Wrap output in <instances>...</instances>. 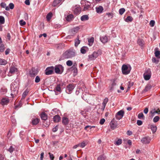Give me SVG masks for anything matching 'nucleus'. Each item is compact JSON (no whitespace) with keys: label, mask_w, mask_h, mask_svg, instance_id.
I'll return each instance as SVG.
<instances>
[{"label":"nucleus","mask_w":160,"mask_h":160,"mask_svg":"<svg viewBox=\"0 0 160 160\" xmlns=\"http://www.w3.org/2000/svg\"><path fill=\"white\" fill-rule=\"evenodd\" d=\"M72 68L73 72L75 73V75L77 74L78 71L77 68L75 66H72Z\"/></svg>","instance_id":"44"},{"label":"nucleus","mask_w":160,"mask_h":160,"mask_svg":"<svg viewBox=\"0 0 160 160\" xmlns=\"http://www.w3.org/2000/svg\"><path fill=\"white\" fill-rule=\"evenodd\" d=\"M5 22L4 18L2 16H0V23L1 24H3Z\"/></svg>","instance_id":"41"},{"label":"nucleus","mask_w":160,"mask_h":160,"mask_svg":"<svg viewBox=\"0 0 160 160\" xmlns=\"http://www.w3.org/2000/svg\"><path fill=\"white\" fill-rule=\"evenodd\" d=\"M151 86L150 85H147L145 87V88L144 89V91L145 92H147L149 91L151 88Z\"/></svg>","instance_id":"38"},{"label":"nucleus","mask_w":160,"mask_h":160,"mask_svg":"<svg viewBox=\"0 0 160 160\" xmlns=\"http://www.w3.org/2000/svg\"><path fill=\"white\" fill-rule=\"evenodd\" d=\"M38 70L34 68H32L29 71V73L31 77H34L38 73Z\"/></svg>","instance_id":"7"},{"label":"nucleus","mask_w":160,"mask_h":160,"mask_svg":"<svg viewBox=\"0 0 160 160\" xmlns=\"http://www.w3.org/2000/svg\"><path fill=\"white\" fill-rule=\"evenodd\" d=\"M40 120L39 118H33L32 121V124L33 125H36L39 122Z\"/></svg>","instance_id":"14"},{"label":"nucleus","mask_w":160,"mask_h":160,"mask_svg":"<svg viewBox=\"0 0 160 160\" xmlns=\"http://www.w3.org/2000/svg\"><path fill=\"white\" fill-rule=\"evenodd\" d=\"M138 44L141 46H142L144 44V41L141 39H139L138 40Z\"/></svg>","instance_id":"29"},{"label":"nucleus","mask_w":160,"mask_h":160,"mask_svg":"<svg viewBox=\"0 0 160 160\" xmlns=\"http://www.w3.org/2000/svg\"><path fill=\"white\" fill-rule=\"evenodd\" d=\"M142 124V122L141 120H138L137 121V124L139 125L140 126Z\"/></svg>","instance_id":"62"},{"label":"nucleus","mask_w":160,"mask_h":160,"mask_svg":"<svg viewBox=\"0 0 160 160\" xmlns=\"http://www.w3.org/2000/svg\"><path fill=\"white\" fill-rule=\"evenodd\" d=\"M143 76H144V78L145 80H149L150 79L151 77V75H149L145 74H144Z\"/></svg>","instance_id":"40"},{"label":"nucleus","mask_w":160,"mask_h":160,"mask_svg":"<svg viewBox=\"0 0 160 160\" xmlns=\"http://www.w3.org/2000/svg\"><path fill=\"white\" fill-rule=\"evenodd\" d=\"M15 88V91H16L18 90V88L17 86V84L16 82H12L11 85V89Z\"/></svg>","instance_id":"16"},{"label":"nucleus","mask_w":160,"mask_h":160,"mask_svg":"<svg viewBox=\"0 0 160 160\" xmlns=\"http://www.w3.org/2000/svg\"><path fill=\"white\" fill-rule=\"evenodd\" d=\"M94 38L93 37H92L90 39H89L88 40V42L89 44H92L94 41Z\"/></svg>","instance_id":"55"},{"label":"nucleus","mask_w":160,"mask_h":160,"mask_svg":"<svg viewBox=\"0 0 160 160\" xmlns=\"http://www.w3.org/2000/svg\"><path fill=\"white\" fill-rule=\"evenodd\" d=\"M9 102V99L7 98H3L1 100L0 103L2 105H7Z\"/></svg>","instance_id":"11"},{"label":"nucleus","mask_w":160,"mask_h":160,"mask_svg":"<svg viewBox=\"0 0 160 160\" xmlns=\"http://www.w3.org/2000/svg\"><path fill=\"white\" fill-rule=\"evenodd\" d=\"M100 51H98L97 52H94L91 55L88 56V60L92 61L96 58L100 54Z\"/></svg>","instance_id":"2"},{"label":"nucleus","mask_w":160,"mask_h":160,"mask_svg":"<svg viewBox=\"0 0 160 160\" xmlns=\"http://www.w3.org/2000/svg\"><path fill=\"white\" fill-rule=\"evenodd\" d=\"M69 120L66 117H63L62 118V123L64 125H66L68 124Z\"/></svg>","instance_id":"18"},{"label":"nucleus","mask_w":160,"mask_h":160,"mask_svg":"<svg viewBox=\"0 0 160 160\" xmlns=\"http://www.w3.org/2000/svg\"><path fill=\"white\" fill-rule=\"evenodd\" d=\"M100 40L102 43H105L108 42L109 39L107 36H104L101 37L100 38Z\"/></svg>","instance_id":"13"},{"label":"nucleus","mask_w":160,"mask_h":160,"mask_svg":"<svg viewBox=\"0 0 160 160\" xmlns=\"http://www.w3.org/2000/svg\"><path fill=\"white\" fill-rule=\"evenodd\" d=\"M122 143V140L121 139H118L116 142L115 144L117 145H120Z\"/></svg>","instance_id":"51"},{"label":"nucleus","mask_w":160,"mask_h":160,"mask_svg":"<svg viewBox=\"0 0 160 160\" xmlns=\"http://www.w3.org/2000/svg\"><path fill=\"white\" fill-rule=\"evenodd\" d=\"M41 80V79L38 76H37L35 78V82L36 83H38Z\"/></svg>","instance_id":"48"},{"label":"nucleus","mask_w":160,"mask_h":160,"mask_svg":"<svg viewBox=\"0 0 160 160\" xmlns=\"http://www.w3.org/2000/svg\"><path fill=\"white\" fill-rule=\"evenodd\" d=\"M73 18V16L72 14H69L67 17L66 19L68 21H70Z\"/></svg>","instance_id":"30"},{"label":"nucleus","mask_w":160,"mask_h":160,"mask_svg":"<svg viewBox=\"0 0 160 160\" xmlns=\"http://www.w3.org/2000/svg\"><path fill=\"white\" fill-rule=\"evenodd\" d=\"M150 113L152 114V116L154 115L155 113H157L158 114H160V110L158 108L157 110H155V109H154L153 110H151L150 112Z\"/></svg>","instance_id":"20"},{"label":"nucleus","mask_w":160,"mask_h":160,"mask_svg":"<svg viewBox=\"0 0 160 160\" xmlns=\"http://www.w3.org/2000/svg\"><path fill=\"white\" fill-rule=\"evenodd\" d=\"M133 19V18L132 17L128 16L126 18L125 21L127 22H131L132 21Z\"/></svg>","instance_id":"35"},{"label":"nucleus","mask_w":160,"mask_h":160,"mask_svg":"<svg viewBox=\"0 0 160 160\" xmlns=\"http://www.w3.org/2000/svg\"><path fill=\"white\" fill-rule=\"evenodd\" d=\"M62 0H54L52 5L54 7L57 6L62 1Z\"/></svg>","instance_id":"26"},{"label":"nucleus","mask_w":160,"mask_h":160,"mask_svg":"<svg viewBox=\"0 0 160 160\" xmlns=\"http://www.w3.org/2000/svg\"><path fill=\"white\" fill-rule=\"evenodd\" d=\"M110 126L112 130L116 128L118 126L117 122L114 120H112L110 123Z\"/></svg>","instance_id":"10"},{"label":"nucleus","mask_w":160,"mask_h":160,"mask_svg":"<svg viewBox=\"0 0 160 160\" xmlns=\"http://www.w3.org/2000/svg\"><path fill=\"white\" fill-rule=\"evenodd\" d=\"M106 15H108V17L110 18H112L113 17L112 14L110 13H106Z\"/></svg>","instance_id":"64"},{"label":"nucleus","mask_w":160,"mask_h":160,"mask_svg":"<svg viewBox=\"0 0 160 160\" xmlns=\"http://www.w3.org/2000/svg\"><path fill=\"white\" fill-rule=\"evenodd\" d=\"M124 112L122 110L118 111L116 115V118L118 120L121 119L123 116Z\"/></svg>","instance_id":"9"},{"label":"nucleus","mask_w":160,"mask_h":160,"mask_svg":"<svg viewBox=\"0 0 160 160\" xmlns=\"http://www.w3.org/2000/svg\"><path fill=\"white\" fill-rule=\"evenodd\" d=\"M103 8L102 6H99L98 7L96 8V10L98 13H101L103 10Z\"/></svg>","instance_id":"25"},{"label":"nucleus","mask_w":160,"mask_h":160,"mask_svg":"<svg viewBox=\"0 0 160 160\" xmlns=\"http://www.w3.org/2000/svg\"><path fill=\"white\" fill-rule=\"evenodd\" d=\"M54 91L55 92V94L57 95L61 92L62 90L60 87V85L58 84L56 87L54 89Z\"/></svg>","instance_id":"12"},{"label":"nucleus","mask_w":160,"mask_h":160,"mask_svg":"<svg viewBox=\"0 0 160 160\" xmlns=\"http://www.w3.org/2000/svg\"><path fill=\"white\" fill-rule=\"evenodd\" d=\"M44 154V152H42L41 153V154H40V160H43Z\"/></svg>","instance_id":"63"},{"label":"nucleus","mask_w":160,"mask_h":160,"mask_svg":"<svg viewBox=\"0 0 160 160\" xmlns=\"http://www.w3.org/2000/svg\"><path fill=\"white\" fill-rule=\"evenodd\" d=\"M14 150V148L12 146H11L8 149V151L11 153Z\"/></svg>","instance_id":"58"},{"label":"nucleus","mask_w":160,"mask_h":160,"mask_svg":"<svg viewBox=\"0 0 160 160\" xmlns=\"http://www.w3.org/2000/svg\"><path fill=\"white\" fill-rule=\"evenodd\" d=\"M116 85V83L114 81H113L112 84L109 87V90L110 91H112L114 90V87Z\"/></svg>","instance_id":"27"},{"label":"nucleus","mask_w":160,"mask_h":160,"mask_svg":"<svg viewBox=\"0 0 160 160\" xmlns=\"http://www.w3.org/2000/svg\"><path fill=\"white\" fill-rule=\"evenodd\" d=\"M55 72L58 74H61L63 70V68L61 65H59L55 67Z\"/></svg>","instance_id":"5"},{"label":"nucleus","mask_w":160,"mask_h":160,"mask_svg":"<svg viewBox=\"0 0 160 160\" xmlns=\"http://www.w3.org/2000/svg\"><path fill=\"white\" fill-rule=\"evenodd\" d=\"M87 48L86 47H83L81 49V52L82 54H85L86 52Z\"/></svg>","instance_id":"39"},{"label":"nucleus","mask_w":160,"mask_h":160,"mask_svg":"<svg viewBox=\"0 0 160 160\" xmlns=\"http://www.w3.org/2000/svg\"><path fill=\"white\" fill-rule=\"evenodd\" d=\"M81 8L79 7H78L74 9V12L75 14H78L81 11Z\"/></svg>","instance_id":"21"},{"label":"nucleus","mask_w":160,"mask_h":160,"mask_svg":"<svg viewBox=\"0 0 160 160\" xmlns=\"http://www.w3.org/2000/svg\"><path fill=\"white\" fill-rule=\"evenodd\" d=\"M52 17V12H49L46 16V18L48 21H49Z\"/></svg>","instance_id":"33"},{"label":"nucleus","mask_w":160,"mask_h":160,"mask_svg":"<svg viewBox=\"0 0 160 160\" xmlns=\"http://www.w3.org/2000/svg\"><path fill=\"white\" fill-rule=\"evenodd\" d=\"M0 6L3 8H5V10L7 11L9 10V8L8 6H6V4L4 2H2L0 4Z\"/></svg>","instance_id":"23"},{"label":"nucleus","mask_w":160,"mask_h":160,"mask_svg":"<svg viewBox=\"0 0 160 160\" xmlns=\"http://www.w3.org/2000/svg\"><path fill=\"white\" fill-rule=\"evenodd\" d=\"M53 72V69L51 68H47L46 70L45 74L46 75H50Z\"/></svg>","instance_id":"17"},{"label":"nucleus","mask_w":160,"mask_h":160,"mask_svg":"<svg viewBox=\"0 0 160 160\" xmlns=\"http://www.w3.org/2000/svg\"><path fill=\"white\" fill-rule=\"evenodd\" d=\"M138 117L139 119H144L145 117L144 115L142 112L139 113L138 115Z\"/></svg>","instance_id":"36"},{"label":"nucleus","mask_w":160,"mask_h":160,"mask_svg":"<svg viewBox=\"0 0 160 160\" xmlns=\"http://www.w3.org/2000/svg\"><path fill=\"white\" fill-rule=\"evenodd\" d=\"M155 22L154 20H151L149 24L151 27H153L154 26Z\"/></svg>","instance_id":"57"},{"label":"nucleus","mask_w":160,"mask_h":160,"mask_svg":"<svg viewBox=\"0 0 160 160\" xmlns=\"http://www.w3.org/2000/svg\"><path fill=\"white\" fill-rule=\"evenodd\" d=\"M144 74L150 75H151V72L150 69L147 70Z\"/></svg>","instance_id":"49"},{"label":"nucleus","mask_w":160,"mask_h":160,"mask_svg":"<svg viewBox=\"0 0 160 160\" xmlns=\"http://www.w3.org/2000/svg\"><path fill=\"white\" fill-rule=\"evenodd\" d=\"M90 8V5H89L85 4L83 10L86 11L88 10Z\"/></svg>","instance_id":"50"},{"label":"nucleus","mask_w":160,"mask_h":160,"mask_svg":"<svg viewBox=\"0 0 160 160\" xmlns=\"http://www.w3.org/2000/svg\"><path fill=\"white\" fill-rule=\"evenodd\" d=\"M87 144V143L86 142L83 141L81 143H79V145L81 148H83L86 146Z\"/></svg>","instance_id":"32"},{"label":"nucleus","mask_w":160,"mask_h":160,"mask_svg":"<svg viewBox=\"0 0 160 160\" xmlns=\"http://www.w3.org/2000/svg\"><path fill=\"white\" fill-rule=\"evenodd\" d=\"M160 119V117L158 116H155L153 118V121L154 122H156Z\"/></svg>","instance_id":"42"},{"label":"nucleus","mask_w":160,"mask_h":160,"mask_svg":"<svg viewBox=\"0 0 160 160\" xmlns=\"http://www.w3.org/2000/svg\"><path fill=\"white\" fill-rule=\"evenodd\" d=\"M67 65L69 66H71L72 65V62L71 60H68L66 62Z\"/></svg>","instance_id":"52"},{"label":"nucleus","mask_w":160,"mask_h":160,"mask_svg":"<svg viewBox=\"0 0 160 160\" xmlns=\"http://www.w3.org/2000/svg\"><path fill=\"white\" fill-rule=\"evenodd\" d=\"M105 121V119L104 118H102L100 120L99 123L100 124L102 125L104 124Z\"/></svg>","instance_id":"61"},{"label":"nucleus","mask_w":160,"mask_h":160,"mask_svg":"<svg viewBox=\"0 0 160 160\" xmlns=\"http://www.w3.org/2000/svg\"><path fill=\"white\" fill-rule=\"evenodd\" d=\"M9 9H12L14 8V5L13 3H10L9 4Z\"/></svg>","instance_id":"59"},{"label":"nucleus","mask_w":160,"mask_h":160,"mask_svg":"<svg viewBox=\"0 0 160 160\" xmlns=\"http://www.w3.org/2000/svg\"><path fill=\"white\" fill-rule=\"evenodd\" d=\"M108 102V99L107 98H105L102 103V106H106V104Z\"/></svg>","instance_id":"45"},{"label":"nucleus","mask_w":160,"mask_h":160,"mask_svg":"<svg viewBox=\"0 0 160 160\" xmlns=\"http://www.w3.org/2000/svg\"><path fill=\"white\" fill-rule=\"evenodd\" d=\"M7 63L5 60L0 58V65H5Z\"/></svg>","instance_id":"31"},{"label":"nucleus","mask_w":160,"mask_h":160,"mask_svg":"<svg viewBox=\"0 0 160 160\" xmlns=\"http://www.w3.org/2000/svg\"><path fill=\"white\" fill-rule=\"evenodd\" d=\"M60 119L61 118L58 115H56L53 118V121L55 122H59L60 120Z\"/></svg>","instance_id":"19"},{"label":"nucleus","mask_w":160,"mask_h":160,"mask_svg":"<svg viewBox=\"0 0 160 160\" xmlns=\"http://www.w3.org/2000/svg\"><path fill=\"white\" fill-rule=\"evenodd\" d=\"M131 69V67H128V66L126 65H123L122 66V73L124 74H128L130 73Z\"/></svg>","instance_id":"3"},{"label":"nucleus","mask_w":160,"mask_h":160,"mask_svg":"<svg viewBox=\"0 0 160 160\" xmlns=\"http://www.w3.org/2000/svg\"><path fill=\"white\" fill-rule=\"evenodd\" d=\"M48 154L49 155V157L51 160H53L54 158V157L53 155L50 152H49Z\"/></svg>","instance_id":"53"},{"label":"nucleus","mask_w":160,"mask_h":160,"mask_svg":"<svg viewBox=\"0 0 160 160\" xmlns=\"http://www.w3.org/2000/svg\"><path fill=\"white\" fill-rule=\"evenodd\" d=\"M28 92L29 91L27 89L25 90L22 95V98H21L22 100L24 99L26 96L28 95Z\"/></svg>","instance_id":"24"},{"label":"nucleus","mask_w":160,"mask_h":160,"mask_svg":"<svg viewBox=\"0 0 160 160\" xmlns=\"http://www.w3.org/2000/svg\"><path fill=\"white\" fill-rule=\"evenodd\" d=\"M20 25L22 26H23L26 24V22L24 21L23 20H21L19 22Z\"/></svg>","instance_id":"54"},{"label":"nucleus","mask_w":160,"mask_h":160,"mask_svg":"<svg viewBox=\"0 0 160 160\" xmlns=\"http://www.w3.org/2000/svg\"><path fill=\"white\" fill-rule=\"evenodd\" d=\"M154 54L156 57L160 58V52L159 51H155Z\"/></svg>","instance_id":"43"},{"label":"nucleus","mask_w":160,"mask_h":160,"mask_svg":"<svg viewBox=\"0 0 160 160\" xmlns=\"http://www.w3.org/2000/svg\"><path fill=\"white\" fill-rule=\"evenodd\" d=\"M40 116L42 120L45 121L48 119V115L44 112H42Z\"/></svg>","instance_id":"15"},{"label":"nucleus","mask_w":160,"mask_h":160,"mask_svg":"<svg viewBox=\"0 0 160 160\" xmlns=\"http://www.w3.org/2000/svg\"><path fill=\"white\" fill-rule=\"evenodd\" d=\"M151 128L153 133H154L156 132L157 129V127L156 126L152 125Z\"/></svg>","instance_id":"34"},{"label":"nucleus","mask_w":160,"mask_h":160,"mask_svg":"<svg viewBox=\"0 0 160 160\" xmlns=\"http://www.w3.org/2000/svg\"><path fill=\"white\" fill-rule=\"evenodd\" d=\"M89 18L88 15H85L82 16L81 18V19L82 21H85L88 19Z\"/></svg>","instance_id":"28"},{"label":"nucleus","mask_w":160,"mask_h":160,"mask_svg":"<svg viewBox=\"0 0 160 160\" xmlns=\"http://www.w3.org/2000/svg\"><path fill=\"white\" fill-rule=\"evenodd\" d=\"M18 72V69L13 65V64L10 67L8 76H11L12 74H14Z\"/></svg>","instance_id":"4"},{"label":"nucleus","mask_w":160,"mask_h":160,"mask_svg":"<svg viewBox=\"0 0 160 160\" xmlns=\"http://www.w3.org/2000/svg\"><path fill=\"white\" fill-rule=\"evenodd\" d=\"M79 28L78 27H76L72 28L71 30V32L72 34H75L79 30Z\"/></svg>","instance_id":"22"},{"label":"nucleus","mask_w":160,"mask_h":160,"mask_svg":"<svg viewBox=\"0 0 160 160\" xmlns=\"http://www.w3.org/2000/svg\"><path fill=\"white\" fill-rule=\"evenodd\" d=\"M105 158L102 155L100 156L98 158V160H104Z\"/></svg>","instance_id":"60"},{"label":"nucleus","mask_w":160,"mask_h":160,"mask_svg":"<svg viewBox=\"0 0 160 160\" xmlns=\"http://www.w3.org/2000/svg\"><path fill=\"white\" fill-rule=\"evenodd\" d=\"M75 47H77L78 45L80 43V40H79V38L78 37L75 40Z\"/></svg>","instance_id":"37"},{"label":"nucleus","mask_w":160,"mask_h":160,"mask_svg":"<svg viewBox=\"0 0 160 160\" xmlns=\"http://www.w3.org/2000/svg\"><path fill=\"white\" fill-rule=\"evenodd\" d=\"M125 11V10L124 8H121L119 10V13L121 15H122L124 13Z\"/></svg>","instance_id":"47"},{"label":"nucleus","mask_w":160,"mask_h":160,"mask_svg":"<svg viewBox=\"0 0 160 160\" xmlns=\"http://www.w3.org/2000/svg\"><path fill=\"white\" fill-rule=\"evenodd\" d=\"M58 129V125H57L54 128H53L52 131L54 132H55L57 131Z\"/></svg>","instance_id":"56"},{"label":"nucleus","mask_w":160,"mask_h":160,"mask_svg":"<svg viewBox=\"0 0 160 160\" xmlns=\"http://www.w3.org/2000/svg\"><path fill=\"white\" fill-rule=\"evenodd\" d=\"M151 141V138L148 136L143 138L141 140V142L144 144L149 143Z\"/></svg>","instance_id":"8"},{"label":"nucleus","mask_w":160,"mask_h":160,"mask_svg":"<svg viewBox=\"0 0 160 160\" xmlns=\"http://www.w3.org/2000/svg\"><path fill=\"white\" fill-rule=\"evenodd\" d=\"M5 49L4 46L3 44H1L0 46V52H3Z\"/></svg>","instance_id":"46"},{"label":"nucleus","mask_w":160,"mask_h":160,"mask_svg":"<svg viewBox=\"0 0 160 160\" xmlns=\"http://www.w3.org/2000/svg\"><path fill=\"white\" fill-rule=\"evenodd\" d=\"M75 55V50L71 49L66 51L63 53V57L64 58H68L73 57Z\"/></svg>","instance_id":"1"},{"label":"nucleus","mask_w":160,"mask_h":160,"mask_svg":"<svg viewBox=\"0 0 160 160\" xmlns=\"http://www.w3.org/2000/svg\"><path fill=\"white\" fill-rule=\"evenodd\" d=\"M75 88L74 85L73 84H69L67 87L66 92L68 94L71 93L72 91Z\"/></svg>","instance_id":"6"}]
</instances>
